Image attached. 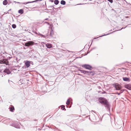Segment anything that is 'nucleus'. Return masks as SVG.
Masks as SVG:
<instances>
[{"label": "nucleus", "mask_w": 131, "mask_h": 131, "mask_svg": "<svg viewBox=\"0 0 131 131\" xmlns=\"http://www.w3.org/2000/svg\"><path fill=\"white\" fill-rule=\"evenodd\" d=\"M98 100L100 103L105 106L108 111L110 112L111 104L104 97H100Z\"/></svg>", "instance_id": "f257e3e1"}, {"label": "nucleus", "mask_w": 131, "mask_h": 131, "mask_svg": "<svg viewBox=\"0 0 131 131\" xmlns=\"http://www.w3.org/2000/svg\"><path fill=\"white\" fill-rule=\"evenodd\" d=\"M82 67L85 69L90 70H92L93 69V67L90 65L87 64H84L82 66Z\"/></svg>", "instance_id": "f03ea898"}, {"label": "nucleus", "mask_w": 131, "mask_h": 131, "mask_svg": "<svg viewBox=\"0 0 131 131\" xmlns=\"http://www.w3.org/2000/svg\"><path fill=\"white\" fill-rule=\"evenodd\" d=\"M0 64H4L8 65L9 64V62L6 60V59L3 58L0 60Z\"/></svg>", "instance_id": "7ed1b4c3"}, {"label": "nucleus", "mask_w": 131, "mask_h": 131, "mask_svg": "<svg viewBox=\"0 0 131 131\" xmlns=\"http://www.w3.org/2000/svg\"><path fill=\"white\" fill-rule=\"evenodd\" d=\"M113 86L116 90H119L121 88V86L117 83L113 84Z\"/></svg>", "instance_id": "20e7f679"}, {"label": "nucleus", "mask_w": 131, "mask_h": 131, "mask_svg": "<svg viewBox=\"0 0 131 131\" xmlns=\"http://www.w3.org/2000/svg\"><path fill=\"white\" fill-rule=\"evenodd\" d=\"M25 62V65L27 68H28L30 65V64L31 63H33V62L31 61H24V62Z\"/></svg>", "instance_id": "39448f33"}, {"label": "nucleus", "mask_w": 131, "mask_h": 131, "mask_svg": "<svg viewBox=\"0 0 131 131\" xmlns=\"http://www.w3.org/2000/svg\"><path fill=\"white\" fill-rule=\"evenodd\" d=\"M36 28L33 26H32L31 27L30 30H29L30 31L32 32L33 33L37 34V32L36 31Z\"/></svg>", "instance_id": "423d86ee"}, {"label": "nucleus", "mask_w": 131, "mask_h": 131, "mask_svg": "<svg viewBox=\"0 0 131 131\" xmlns=\"http://www.w3.org/2000/svg\"><path fill=\"white\" fill-rule=\"evenodd\" d=\"M1 55L3 58L5 59H6L7 57L10 55L9 54L6 53L5 52V53H3Z\"/></svg>", "instance_id": "0eeeda50"}, {"label": "nucleus", "mask_w": 131, "mask_h": 131, "mask_svg": "<svg viewBox=\"0 0 131 131\" xmlns=\"http://www.w3.org/2000/svg\"><path fill=\"white\" fill-rule=\"evenodd\" d=\"M3 72L6 73L7 74H9L11 73V72L9 69H7V68L3 71Z\"/></svg>", "instance_id": "6e6552de"}, {"label": "nucleus", "mask_w": 131, "mask_h": 131, "mask_svg": "<svg viewBox=\"0 0 131 131\" xmlns=\"http://www.w3.org/2000/svg\"><path fill=\"white\" fill-rule=\"evenodd\" d=\"M45 44L46 47L50 49L53 47L51 44L47 43H45Z\"/></svg>", "instance_id": "1a4fd4ad"}, {"label": "nucleus", "mask_w": 131, "mask_h": 131, "mask_svg": "<svg viewBox=\"0 0 131 131\" xmlns=\"http://www.w3.org/2000/svg\"><path fill=\"white\" fill-rule=\"evenodd\" d=\"M78 70L80 71L81 73H83L84 74H88V71H86L84 70H81L80 69H79Z\"/></svg>", "instance_id": "9d476101"}, {"label": "nucleus", "mask_w": 131, "mask_h": 131, "mask_svg": "<svg viewBox=\"0 0 131 131\" xmlns=\"http://www.w3.org/2000/svg\"><path fill=\"white\" fill-rule=\"evenodd\" d=\"M26 43L28 46H32L34 45V42L32 41H29L27 42Z\"/></svg>", "instance_id": "9b49d317"}, {"label": "nucleus", "mask_w": 131, "mask_h": 131, "mask_svg": "<svg viewBox=\"0 0 131 131\" xmlns=\"http://www.w3.org/2000/svg\"><path fill=\"white\" fill-rule=\"evenodd\" d=\"M70 102V100L69 99H68L66 102V104L67 105L66 106L67 107H69L70 108L71 107V106L69 105Z\"/></svg>", "instance_id": "f8f14e48"}, {"label": "nucleus", "mask_w": 131, "mask_h": 131, "mask_svg": "<svg viewBox=\"0 0 131 131\" xmlns=\"http://www.w3.org/2000/svg\"><path fill=\"white\" fill-rule=\"evenodd\" d=\"M123 79L124 81L126 82L129 81L130 80L129 78L127 77H123Z\"/></svg>", "instance_id": "ddd939ff"}, {"label": "nucleus", "mask_w": 131, "mask_h": 131, "mask_svg": "<svg viewBox=\"0 0 131 131\" xmlns=\"http://www.w3.org/2000/svg\"><path fill=\"white\" fill-rule=\"evenodd\" d=\"M9 111L12 112H14L15 110L14 108V107L13 106L10 107L9 108Z\"/></svg>", "instance_id": "4468645a"}, {"label": "nucleus", "mask_w": 131, "mask_h": 131, "mask_svg": "<svg viewBox=\"0 0 131 131\" xmlns=\"http://www.w3.org/2000/svg\"><path fill=\"white\" fill-rule=\"evenodd\" d=\"M125 88L127 89L131 90V85L126 84L125 85Z\"/></svg>", "instance_id": "2eb2a0df"}, {"label": "nucleus", "mask_w": 131, "mask_h": 131, "mask_svg": "<svg viewBox=\"0 0 131 131\" xmlns=\"http://www.w3.org/2000/svg\"><path fill=\"white\" fill-rule=\"evenodd\" d=\"M13 122H12L11 123H9L10 125H11L12 126H14L15 128H19V127H18V126H15V124L13 123Z\"/></svg>", "instance_id": "dca6fc26"}, {"label": "nucleus", "mask_w": 131, "mask_h": 131, "mask_svg": "<svg viewBox=\"0 0 131 131\" xmlns=\"http://www.w3.org/2000/svg\"><path fill=\"white\" fill-rule=\"evenodd\" d=\"M24 11L23 9H20L18 11V13L21 14H23L24 13Z\"/></svg>", "instance_id": "f3484780"}, {"label": "nucleus", "mask_w": 131, "mask_h": 131, "mask_svg": "<svg viewBox=\"0 0 131 131\" xmlns=\"http://www.w3.org/2000/svg\"><path fill=\"white\" fill-rule=\"evenodd\" d=\"M37 2V1H31V2H25V3H23V4H28V3H34V2Z\"/></svg>", "instance_id": "a211bd4d"}, {"label": "nucleus", "mask_w": 131, "mask_h": 131, "mask_svg": "<svg viewBox=\"0 0 131 131\" xmlns=\"http://www.w3.org/2000/svg\"><path fill=\"white\" fill-rule=\"evenodd\" d=\"M88 74L92 75H94V73L93 71H88Z\"/></svg>", "instance_id": "6ab92c4d"}, {"label": "nucleus", "mask_w": 131, "mask_h": 131, "mask_svg": "<svg viewBox=\"0 0 131 131\" xmlns=\"http://www.w3.org/2000/svg\"><path fill=\"white\" fill-rule=\"evenodd\" d=\"M8 3L7 0H4L3 2V4L4 5H7Z\"/></svg>", "instance_id": "aec40b11"}, {"label": "nucleus", "mask_w": 131, "mask_h": 131, "mask_svg": "<svg viewBox=\"0 0 131 131\" xmlns=\"http://www.w3.org/2000/svg\"><path fill=\"white\" fill-rule=\"evenodd\" d=\"M60 3L61 4L64 5L66 4V2L62 0L60 2Z\"/></svg>", "instance_id": "412c9836"}, {"label": "nucleus", "mask_w": 131, "mask_h": 131, "mask_svg": "<svg viewBox=\"0 0 131 131\" xmlns=\"http://www.w3.org/2000/svg\"><path fill=\"white\" fill-rule=\"evenodd\" d=\"M54 33V31L53 29H52V28L51 29V31L50 34V36H52Z\"/></svg>", "instance_id": "4be33fe9"}, {"label": "nucleus", "mask_w": 131, "mask_h": 131, "mask_svg": "<svg viewBox=\"0 0 131 131\" xmlns=\"http://www.w3.org/2000/svg\"><path fill=\"white\" fill-rule=\"evenodd\" d=\"M36 34V35H40V36L42 37H43V38H45L46 36H45V35H44L42 34H41L40 33H39V32L38 33H37V34Z\"/></svg>", "instance_id": "5701e85b"}, {"label": "nucleus", "mask_w": 131, "mask_h": 131, "mask_svg": "<svg viewBox=\"0 0 131 131\" xmlns=\"http://www.w3.org/2000/svg\"><path fill=\"white\" fill-rule=\"evenodd\" d=\"M59 3L58 0H55L54 1V3L56 5H57Z\"/></svg>", "instance_id": "b1692460"}, {"label": "nucleus", "mask_w": 131, "mask_h": 131, "mask_svg": "<svg viewBox=\"0 0 131 131\" xmlns=\"http://www.w3.org/2000/svg\"><path fill=\"white\" fill-rule=\"evenodd\" d=\"M113 31V32H111V33H110L108 34H104L103 35H102V36H99V37H103V36H106V35H109V34H110L113 33V32H115V31Z\"/></svg>", "instance_id": "393cba45"}, {"label": "nucleus", "mask_w": 131, "mask_h": 131, "mask_svg": "<svg viewBox=\"0 0 131 131\" xmlns=\"http://www.w3.org/2000/svg\"><path fill=\"white\" fill-rule=\"evenodd\" d=\"M97 48V47H94L93 48H92L91 49L90 51L89 52H88L87 54H85V55H87V54H88V53H89L90 51H92V50H93V49H96Z\"/></svg>", "instance_id": "a878e982"}, {"label": "nucleus", "mask_w": 131, "mask_h": 131, "mask_svg": "<svg viewBox=\"0 0 131 131\" xmlns=\"http://www.w3.org/2000/svg\"><path fill=\"white\" fill-rule=\"evenodd\" d=\"M65 106L64 105H62L61 106V109L63 110H66L65 109Z\"/></svg>", "instance_id": "bb28decb"}, {"label": "nucleus", "mask_w": 131, "mask_h": 131, "mask_svg": "<svg viewBox=\"0 0 131 131\" xmlns=\"http://www.w3.org/2000/svg\"><path fill=\"white\" fill-rule=\"evenodd\" d=\"M12 58V57H10L9 56H8L6 58V59L7 61H8V60L10 59L11 58Z\"/></svg>", "instance_id": "cd10ccee"}, {"label": "nucleus", "mask_w": 131, "mask_h": 131, "mask_svg": "<svg viewBox=\"0 0 131 131\" xmlns=\"http://www.w3.org/2000/svg\"><path fill=\"white\" fill-rule=\"evenodd\" d=\"M12 26V28L14 29H15L16 27V25L15 24H13Z\"/></svg>", "instance_id": "c85d7f7f"}, {"label": "nucleus", "mask_w": 131, "mask_h": 131, "mask_svg": "<svg viewBox=\"0 0 131 131\" xmlns=\"http://www.w3.org/2000/svg\"><path fill=\"white\" fill-rule=\"evenodd\" d=\"M121 69H123V70L122 71L125 72V71L126 69L125 68H122Z\"/></svg>", "instance_id": "c756f323"}, {"label": "nucleus", "mask_w": 131, "mask_h": 131, "mask_svg": "<svg viewBox=\"0 0 131 131\" xmlns=\"http://www.w3.org/2000/svg\"><path fill=\"white\" fill-rule=\"evenodd\" d=\"M125 90H125V89H123V90H121L120 91V93H121H121H123L124 91H125Z\"/></svg>", "instance_id": "7c9ffc66"}, {"label": "nucleus", "mask_w": 131, "mask_h": 131, "mask_svg": "<svg viewBox=\"0 0 131 131\" xmlns=\"http://www.w3.org/2000/svg\"><path fill=\"white\" fill-rule=\"evenodd\" d=\"M109 2L111 3H113V0H107Z\"/></svg>", "instance_id": "2f4dec72"}, {"label": "nucleus", "mask_w": 131, "mask_h": 131, "mask_svg": "<svg viewBox=\"0 0 131 131\" xmlns=\"http://www.w3.org/2000/svg\"><path fill=\"white\" fill-rule=\"evenodd\" d=\"M55 6V5H52V6H49L48 7V8H49L50 7H53Z\"/></svg>", "instance_id": "473e14b6"}, {"label": "nucleus", "mask_w": 131, "mask_h": 131, "mask_svg": "<svg viewBox=\"0 0 131 131\" xmlns=\"http://www.w3.org/2000/svg\"><path fill=\"white\" fill-rule=\"evenodd\" d=\"M43 22L44 23L47 24L48 25H50L49 22H48L47 21H43Z\"/></svg>", "instance_id": "72a5a7b5"}, {"label": "nucleus", "mask_w": 131, "mask_h": 131, "mask_svg": "<svg viewBox=\"0 0 131 131\" xmlns=\"http://www.w3.org/2000/svg\"><path fill=\"white\" fill-rule=\"evenodd\" d=\"M127 27V26H126L124 28H123V27H122V28L121 29H119V30H117V31H118V30H121L122 29H124L126 27Z\"/></svg>", "instance_id": "f704fd0d"}, {"label": "nucleus", "mask_w": 131, "mask_h": 131, "mask_svg": "<svg viewBox=\"0 0 131 131\" xmlns=\"http://www.w3.org/2000/svg\"><path fill=\"white\" fill-rule=\"evenodd\" d=\"M102 94H105V93L106 94L107 93L106 92L104 91L103 92H102Z\"/></svg>", "instance_id": "c9c22d12"}, {"label": "nucleus", "mask_w": 131, "mask_h": 131, "mask_svg": "<svg viewBox=\"0 0 131 131\" xmlns=\"http://www.w3.org/2000/svg\"><path fill=\"white\" fill-rule=\"evenodd\" d=\"M16 60L17 62H18V61H19L20 60V59L19 60H18V58H16Z\"/></svg>", "instance_id": "e433bc0d"}, {"label": "nucleus", "mask_w": 131, "mask_h": 131, "mask_svg": "<svg viewBox=\"0 0 131 131\" xmlns=\"http://www.w3.org/2000/svg\"><path fill=\"white\" fill-rule=\"evenodd\" d=\"M8 3H9L8 4V5H9V4L10 3H12L11 2V1H10L9 0L8 1Z\"/></svg>", "instance_id": "4c0bfd02"}, {"label": "nucleus", "mask_w": 131, "mask_h": 131, "mask_svg": "<svg viewBox=\"0 0 131 131\" xmlns=\"http://www.w3.org/2000/svg\"><path fill=\"white\" fill-rule=\"evenodd\" d=\"M49 1L50 2H54V1L53 0H49Z\"/></svg>", "instance_id": "58836bf2"}, {"label": "nucleus", "mask_w": 131, "mask_h": 131, "mask_svg": "<svg viewBox=\"0 0 131 131\" xmlns=\"http://www.w3.org/2000/svg\"><path fill=\"white\" fill-rule=\"evenodd\" d=\"M45 10H51V9H47L46 8L45 9Z\"/></svg>", "instance_id": "ea45409f"}, {"label": "nucleus", "mask_w": 131, "mask_h": 131, "mask_svg": "<svg viewBox=\"0 0 131 131\" xmlns=\"http://www.w3.org/2000/svg\"><path fill=\"white\" fill-rule=\"evenodd\" d=\"M11 9H10L8 11V12L7 13H10V14H12V13H10V12H9L11 10Z\"/></svg>", "instance_id": "a19ab883"}, {"label": "nucleus", "mask_w": 131, "mask_h": 131, "mask_svg": "<svg viewBox=\"0 0 131 131\" xmlns=\"http://www.w3.org/2000/svg\"><path fill=\"white\" fill-rule=\"evenodd\" d=\"M44 20H49V19L48 18H46Z\"/></svg>", "instance_id": "79ce46f5"}, {"label": "nucleus", "mask_w": 131, "mask_h": 131, "mask_svg": "<svg viewBox=\"0 0 131 131\" xmlns=\"http://www.w3.org/2000/svg\"><path fill=\"white\" fill-rule=\"evenodd\" d=\"M54 28V27H53V26H51V29L52 28V29H53Z\"/></svg>", "instance_id": "37998d69"}, {"label": "nucleus", "mask_w": 131, "mask_h": 131, "mask_svg": "<svg viewBox=\"0 0 131 131\" xmlns=\"http://www.w3.org/2000/svg\"><path fill=\"white\" fill-rule=\"evenodd\" d=\"M117 94L118 95H119L120 94H121V93H117Z\"/></svg>", "instance_id": "c03bdc74"}, {"label": "nucleus", "mask_w": 131, "mask_h": 131, "mask_svg": "<svg viewBox=\"0 0 131 131\" xmlns=\"http://www.w3.org/2000/svg\"><path fill=\"white\" fill-rule=\"evenodd\" d=\"M82 4L81 3H80V4H78L77 5H82V4Z\"/></svg>", "instance_id": "a18cd8bd"}, {"label": "nucleus", "mask_w": 131, "mask_h": 131, "mask_svg": "<svg viewBox=\"0 0 131 131\" xmlns=\"http://www.w3.org/2000/svg\"><path fill=\"white\" fill-rule=\"evenodd\" d=\"M98 38V37H97V38L94 37V38H93V39H96V38Z\"/></svg>", "instance_id": "49530a36"}, {"label": "nucleus", "mask_w": 131, "mask_h": 131, "mask_svg": "<svg viewBox=\"0 0 131 131\" xmlns=\"http://www.w3.org/2000/svg\"><path fill=\"white\" fill-rule=\"evenodd\" d=\"M55 9V10H56L57 9V8H54V7H53V9Z\"/></svg>", "instance_id": "de8ad7c7"}, {"label": "nucleus", "mask_w": 131, "mask_h": 131, "mask_svg": "<svg viewBox=\"0 0 131 131\" xmlns=\"http://www.w3.org/2000/svg\"><path fill=\"white\" fill-rule=\"evenodd\" d=\"M28 32H29V33H30L32 35H34L31 32H30V31H28Z\"/></svg>", "instance_id": "09e8293b"}, {"label": "nucleus", "mask_w": 131, "mask_h": 131, "mask_svg": "<svg viewBox=\"0 0 131 131\" xmlns=\"http://www.w3.org/2000/svg\"><path fill=\"white\" fill-rule=\"evenodd\" d=\"M34 121H37V120L36 119H34Z\"/></svg>", "instance_id": "8fccbe9b"}, {"label": "nucleus", "mask_w": 131, "mask_h": 131, "mask_svg": "<svg viewBox=\"0 0 131 131\" xmlns=\"http://www.w3.org/2000/svg\"><path fill=\"white\" fill-rule=\"evenodd\" d=\"M81 58V57H78L77 58Z\"/></svg>", "instance_id": "3c124183"}, {"label": "nucleus", "mask_w": 131, "mask_h": 131, "mask_svg": "<svg viewBox=\"0 0 131 131\" xmlns=\"http://www.w3.org/2000/svg\"><path fill=\"white\" fill-rule=\"evenodd\" d=\"M48 36V34H47L46 35V36Z\"/></svg>", "instance_id": "603ef678"}, {"label": "nucleus", "mask_w": 131, "mask_h": 131, "mask_svg": "<svg viewBox=\"0 0 131 131\" xmlns=\"http://www.w3.org/2000/svg\"><path fill=\"white\" fill-rule=\"evenodd\" d=\"M10 81H9V80H8V82L9 83V82Z\"/></svg>", "instance_id": "864d4df0"}, {"label": "nucleus", "mask_w": 131, "mask_h": 131, "mask_svg": "<svg viewBox=\"0 0 131 131\" xmlns=\"http://www.w3.org/2000/svg\"><path fill=\"white\" fill-rule=\"evenodd\" d=\"M47 12V13H48L49 12L47 11V12Z\"/></svg>", "instance_id": "5fc2aeb1"}, {"label": "nucleus", "mask_w": 131, "mask_h": 131, "mask_svg": "<svg viewBox=\"0 0 131 131\" xmlns=\"http://www.w3.org/2000/svg\"><path fill=\"white\" fill-rule=\"evenodd\" d=\"M92 111V112H94V111Z\"/></svg>", "instance_id": "6e6d98bb"}, {"label": "nucleus", "mask_w": 131, "mask_h": 131, "mask_svg": "<svg viewBox=\"0 0 131 131\" xmlns=\"http://www.w3.org/2000/svg\"><path fill=\"white\" fill-rule=\"evenodd\" d=\"M24 49H25V47H24Z\"/></svg>", "instance_id": "4d7b16f0"}, {"label": "nucleus", "mask_w": 131, "mask_h": 131, "mask_svg": "<svg viewBox=\"0 0 131 131\" xmlns=\"http://www.w3.org/2000/svg\"><path fill=\"white\" fill-rule=\"evenodd\" d=\"M10 82H13L12 81H10Z\"/></svg>", "instance_id": "13d9d810"}]
</instances>
